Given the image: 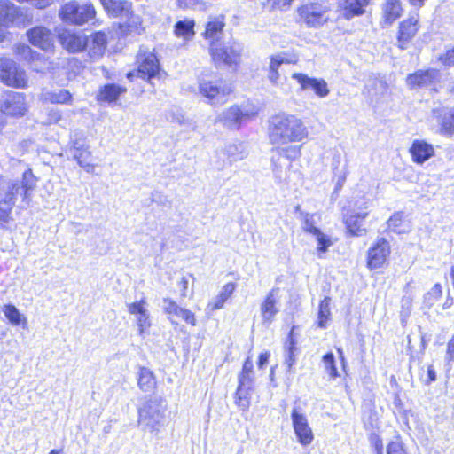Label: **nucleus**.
I'll use <instances>...</instances> for the list:
<instances>
[{
    "label": "nucleus",
    "mask_w": 454,
    "mask_h": 454,
    "mask_svg": "<svg viewBox=\"0 0 454 454\" xmlns=\"http://www.w3.org/2000/svg\"><path fill=\"white\" fill-rule=\"evenodd\" d=\"M27 36L31 44L44 51L54 48V35L45 27L38 26L27 30Z\"/></svg>",
    "instance_id": "f8f14e48"
},
{
    "label": "nucleus",
    "mask_w": 454,
    "mask_h": 454,
    "mask_svg": "<svg viewBox=\"0 0 454 454\" xmlns=\"http://www.w3.org/2000/svg\"><path fill=\"white\" fill-rule=\"evenodd\" d=\"M235 290V284L232 282L227 283L223 286L220 294L207 304V309L210 310L222 309L225 301L231 296Z\"/></svg>",
    "instance_id": "473e14b6"
},
{
    "label": "nucleus",
    "mask_w": 454,
    "mask_h": 454,
    "mask_svg": "<svg viewBox=\"0 0 454 454\" xmlns=\"http://www.w3.org/2000/svg\"><path fill=\"white\" fill-rule=\"evenodd\" d=\"M127 309L129 314L136 317L138 333L139 335H143L148 331L152 325L146 301L142 299L137 302L128 303Z\"/></svg>",
    "instance_id": "ddd939ff"
},
{
    "label": "nucleus",
    "mask_w": 454,
    "mask_h": 454,
    "mask_svg": "<svg viewBox=\"0 0 454 454\" xmlns=\"http://www.w3.org/2000/svg\"><path fill=\"white\" fill-rule=\"evenodd\" d=\"M195 21L192 19L178 20L174 27V35L184 40H191L194 35Z\"/></svg>",
    "instance_id": "7c9ffc66"
},
{
    "label": "nucleus",
    "mask_w": 454,
    "mask_h": 454,
    "mask_svg": "<svg viewBox=\"0 0 454 454\" xmlns=\"http://www.w3.org/2000/svg\"><path fill=\"white\" fill-rule=\"evenodd\" d=\"M18 8L9 0L0 1V24L7 26L18 17Z\"/></svg>",
    "instance_id": "2f4dec72"
},
{
    "label": "nucleus",
    "mask_w": 454,
    "mask_h": 454,
    "mask_svg": "<svg viewBox=\"0 0 454 454\" xmlns=\"http://www.w3.org/2000/svg\"><path fill=\"white\" fill-rule=\"evenodd\" d=\"M127 91L125 87L117 84H106L102 87L98 95V100L113 103L115 102L121 94Z\"/></svg>",
    "instance_id": "cd10ccee"
},
{
    "label": "nucleus",
    "mask_w": 454,
    "mask_h": 454,
    "mask_svg": "<svg viewBox=\"0 0 454 454\" xmlns=\"http://www.w3.org/2000/svg\"><path fill=\"white\" fill-rule=\"evenodd\" d=\"M279 77L280 75L278 71L269 70L268 78L272 84L277 85L278 83Z\"/></svg>",
    "instance_id": "bf43d9fd"
},
{
    "label": "nucleus",
    "mask_w": 454,
    "mask_h": 454,
    "mask_svg": "<svg viewBox=\"0 0 454 454\" xmlns=\"http://www.w3.org/2000/svg\"><path fill=\"white\" fill-rule=\"evenodd\" d=\"M20 189L18 181L0 175V223H8Z\"/></svg>",
    "instance_id": "39448f33"
},
{
    "label": "nucleus",
    "mask_w": 454,
    "mask_h": 454,
    "mask_svg": "<svg viewBox=\"0 0 454 454\" xmlns=\"http://www.w3.org/2000/svg\"><path fill=\"white\" fill-rule=\"evenodd\" d=\"M295 209H296V211H300V218L301 220L302 230L305 232H308L313 236L316 233H318V231L320 230L316 226V222L314 220V215L301 211L300 206H297Z\"/></svg>",
    "instance_id": "e433bc0d"
},
{
    "label": "nucleus",
    "mask_w": 454,
    "mask_h": 454,
    "mask_svg": "<svg viewBox=\"0 0 454 454\" xmlns=\"http://www.w3.org/2000/svg\"><path fill=\"white\" fill-rule=\"evenodd\" d=\"M389 242L385 238L377 239L367 251V267L370 270L382 267L390 255Z\"/></svg>",
    "instance_id": "9d476101"
},
{
    "label": "nucleus",
    "mask_w": 454,
    "mask_h": 454,
    "mask_svg": "<svg viewBox=\"0 0 454 454\" xmlns=\"http://www.w3.org/2000/svg\"><path fill=\"white\" fill-rule=\"evenodd\" d=\"M72 153L81 168L88 173H93L95 166L90 162L91 153L85 143L79 140L73 141Z\"/></svg>",
    "instance_id": "aec40b11"
},
{
    "label": "nucleus",
    "mask_w": 454,
    "mask_h": 454,
    "mask_svg": "<svg viewBox=\"0 0 454 454\" xmlns=\"http://www.w3.org/2000/svg\"><path fill=\"white\" fill-rule=\"evenodd\" d=\"M291 419L298 442L303 446L309 445L314 439V434L305 413L300 408L294 407L291 412Z\"/></svg>",
    "instance_id": "1a4fd4ad"
},
{
    "label": "nucleus",
    "mask_w": 454,
    "mask_h": 454,
    "mask_svg": "<svg viewBox=\"0 0 454 454\" xmlns=\"http://www.w3.org/2000/svg\"><path fill=\"white\" fill-rule=\"evenodd\" d=\"M71 94L66 90H59L54 92H45L43 98L52 104H66L71 100Z\"/></svg>",
    "instance_id": "4c0bfd02"
},
{
    "label": "nucleus",
    "mask_w": 454,
    "mask_h": 454,
    "mask_svg": "<svg viewBox=\"0 0 454 454\" xmlns=\"http://www.w3.org/2000/svg\"><path fill=\"white\" fill-rule=\"evenodd\" d=\"M278 288L271 289L260 305V312L264 325H269L278 313Z\"/></svg>",
    "instance_id": "f3484780"
},
{
    "label": "nucleus",
    "mask_w": 454,
    "mask_h": 454,
    "mask_svg": "<svg viewBox=\"0 0 454 454\" xmlns=\"http://www.w3.org/2000/svg\"><path fill=\"white\" fill-rule=\"evenodd\" d=\"M325 12V8L317 4L304 5L299 9L301 19L310 27H318L324 24L326 21Z\"/></svg>",
    "instance_id": "dca6fc26"
},
{
    "label": "nucleus",
    "mask_w": 454,
    "mask_h": 454,
    "mask_svg": "<svg viewBox=\"0 0 454 454\" xmlns=\"http://www.w3.org/2000/svg\"><path fill=\"white\" fill-rule=\"evenodd\" d=\"M438 76V71L429 69L426 71H419L407 78V82L411 87L419 86L425 87L431 85Z\"/></svg>",
    "instance_id": "a878e982"
},
{
    "label": "nucleus",
    "mask_w": 454,
    "mask_h": 454,
    "mask_svg": "<svg viewBox=\"0 0 454 454\" xmlns=\"http://www.w3.org/2000/svg\"><path fill=\"white\" fill-rule=\"evenodd\" d=\"M442 294V286L435 284L424 296V301L428 306H432Z\"/></svg>",
    "instance_id": "a18cd8bd"
},
{
    "label": "nucleus",
    "mask_w": 454,
    "mask_h": 454,
    "mask_svg": "<svg viewBox=\"0 0 454 454\" xmlns=\"http://www.w3.org/2000/svg\"><path fill=\"white\" fill-rule=\"evenodd\" d=\"M330 301V298L325 297L319 304L317 325L320 328H325L329 320L331 315Z\"/></svg>",
    "instance_id": "58836bf2"
},
{
    "label": "nucleus",
    "mask_w": 454,
    "mask_h": 454,
    "mask_svg": "<svg viewBox=\"0 0 454 454\" xmlns=\"http://www.w3.org/2000/svg\"><path fill=\"white\" fill-rule=\"evenodd\" d=\"M413 286H411V284H408L407 286L405 287L404 291L405 293L408 294V295H403V299H402V302H403V316L406 317L409 315L410 311H411V302H412V289Z\"/></svg>",
    "instance_id": "8fccbe9b"
},
{
    "label": "nucleus",
    "mask_w": 454,
    "mask_h": 454,
    "mask_svg": "<svg viewBox=\"0 0 454 454\" xmlns=\"http://www.w3.org/2000/svg\"><path fill=\"white\" fill-rule=\"evenodd\" d=\"M323 363L325 371L331 378L335 379L338 376V371L335 366L334 356L333 353H328L323 356Z\"/></svg>",
    "instance_id": "de8ad7c7"
},
{
    "label": "nucleus",
    "mask_w": 454,
    "mask_h": 454,
    "mask_svg": "<svg viewBox=\"0 0 454 454\" xmlns=\"http://www.w3.org/2000/svg\"><path fill=\"white\" fill-rule=\"evenodd\" d=\"M89 53L92 58L101 57L106 47V35L103 32H97L93 34L89 40L87 38V45Z\"/></svg>",
    "instance_id": "bb28decb"
},
{
    "label": "nucleus",
    "mask_w": 454,
    "mask_h": 454,
    "mask_svg": "<svg viewBox=\"0 0 454 454\" xmlns=\"http://www.w3.org/2000/svg\"><path fill=\"white\" fill-rule=\"evenodd\" d=\"M254 364L250 357L247 358L243 364L242 372L239 376V383L241 385H250L253 381L251 373L253 372Z\"/></svg>",
    "instance_id": "a19ab883"
},
{
    "label": "nucleus",
    "mask_w": 454,
    "mask_h": 454,
    "mask_svg": "<svg viewBox=\"0 0 454 454\" xmlns=\"http://www.w3.org/2000/svg\"><path fill=\"white\" fill-rule=\"evenodd\" d=\"M333 173L337 177L336 188L340 189L343 186L348 176L347 166L344 165L340 169L338 168V166H334Z\"/></svg>",
    "instance_id": "3c124183"
},
{
    "label": "nucleus",
    "mask_w": 454,
    "mask_h": 454,
    "mask_svg": "<svg viewBox=\"0 0 454 454\" xmlns=\"http://www.w3.org/2000/svg\"><path fill=\"white\" fill-rule=\"evenodd\" d=\"M397 0H387L383 5L382 26L392 25L397 18Z\"/></svg>",
    "instance_id": "c9c22d12"
},
{
    "label": "nucleus",
    "mask_w": 454,
    "mask_h": 454,
    "mask_svg": "<svg viewBox=\"0 0 454 454\" xmlns=\"http://www.w3.org/2000/svg\"><path fill=\"white\" fill-rule=\"evenodd\" d=\"M15 53L21 59L31 62H35L36 59H39L40 57L39 53L33 51L28 45L24 43L16 45Z\"/></svg>",
    "instance_id": "ea45409f"
},
{
    "label": "nucleus",
    "mask_w": 454,
    "mask_h": 454,
    "mask_svg": "<svg viewBox=\"0 0 454 454\" xmlns=\"http://www.w3.org/2000/svg\"><path fill=\"white\" fill-rule=\"evenodd\" d=\"M280 147V153L289 160H295L301 156V146L286 145Z\"/></svg>",
    "instance_id": "49530a36"
},
{
    "label": "nucleus",
    "mask_w": 454,
    "mask_h": 454,
    "mask_svg": "<svg viewBox=\"0 0 454 454\" xmlns=\"http://www.w3.org/2000/svg\"><path fill=\"white\" fill-rule=\"evenodd\" d=\"M409 3L415 8L419 9L421 8L427 0H408Z\"/></svg>",
    "instance_id": "0e129e2a"
},
{
    "label": "nucleus",
    "mask_w": 454,
    "mask_h": 454,
    "mask_svg": "<svg viewBox=\"0 0 454 454\" xmlns=\"http://www.w3.org/2000/svg\"><path fill=\"white\" fill-rule=\"evenodd\" d=\"M7 32L5 29L0 27V42H3L7 37Z\"/></svg>",
    "instance_id": "338daca9"
},
{
    "label": "nucleus",
    "mask_w": 454,
    "mask_h": 454,
    "mask_svg": "<svg viewBox=\"0 0 454 454\" xmlns=\"http://www.w3.org/2000/svg\"><path fill=\"white\" fill-rule=\"evenodd\" d=\"M224 26V16L220 15L210 18L206 25V30L203 33L204 37L210 41V47L212 45L217 46L216 42L221 37Z\"/></svg>",
    "instance_id": "412c9836"
},
{
    "label": "nucleus",
    "mask_w": 454,
    "mask_h": 454,
    "mask_svg": "<svg viewBox=\"0 0 454 454\" xmlns=\"http://www.w3.org/2000/svg\"><path fill=\"white\" fill-rule=\"evenodd\" d=\"M314 237L317 241V252L320 254L325 253L328 247L333 245V242L330 239V238L327 235L324 234L321 231H319L318 233H316Z\"/></svg>",
    "instance_id": "09e8293b"
},
{
    "label": "nucleus",
    "mask_w": 454,
    "mask_h": 454,
    "mask_svg": "<svg viewBox=\"0 0 454 454\" xmlns=\"http://www.w3.org/2000/svg\"><path fill=\"white\" fill-rule=\"evenodd\" d=\"M442 129L448 134L454 133V108L444 113L442 119Z\"/></svg>",
    "instance_id": "c03bdc74"
},
{
    "label": "nucleus",
    "mask_w": 454,
    "mask_h": 454,
    "mask_svg": "<svg viewBox=\"0 0 454 454\" xmlns=\"http://www.w3.org/2000/svg\"><path fill=\"white\" fill-rule=\"evenodd\" d=\"M37 179L32 173L31 169H27L23 173L22 185L23 200L29 202L31 200V193L36 187Z\"/></svg>",
    "instance_id": "72a5a7b5"
},
{
    "label": "nucleus",
    "mask_w": 454,
    "mask_h": 454,
    "mask_svg": "<svg viewBox=\"0 0 454 454\" xmlns=\"http://www.w3.org/2000/svg\"><path fill=\"white\" fill-rule=\"evenodd\" d=\"M59 40L62 46L70 52L82 51L87 45L86 36L82 34L68 30H66L59 35Z\"/></svg>",
    "instance_id": "6ab92c4d"
},
{
    "label": "nucleus",
    "mask_w": 454,
    "mask_h": 454,
    "mask_svg": "<svg viewBox=\"0 0 454 454\" xmlns=\"http://www.w3.org/2000/svg\"><path fill=\"white\" fill-rule=\"evenodd\" d=\"M138 69L137 74L151 81L160 73L159 60L153 52H139L137 56Z\"/></svg>",
    "instance_id": "2eb2a0df"
},
{
    "label": "nucleus",
    "mask_w": 454,
    "mask_h": 454,
    "mask_svg": "<svg viewBox=\"0 0 454 454\" xmlns=\"http://www.w3.org/2000/svg\"><path fill=\"white\" fill-rule=\"evenodd\" d=\"M427 377L428 379L427 380V384H430L436 380V372L433 365H429L427 367Z\"/></svg>",
    "instance_id": "e2e57ef3"
},
{
    "label": "nucleus",
    "mask_w": 454,
    "mask_h": 454,
    "mask_svg": "<svg viewBox=\"0 0 454 454\" xmlns=\"http://www.w3.org/2000/svg\"><path fill=\"white\" fill-rule=\"evenodd\" d=\"M371 0H341L340 3V10L341 15L345 19H351L359 16L364 12V8L369 4Z\"/></svg>",
    "instance_id": "5701e85b"
},
{
    "label": "nucleus",
    "mask_w": 454,
    "mask_h": 454,
    "mask_svg": "<svg viewBox=\"0 0 454 454\" xmlns=\"http://www.w3.org/2000/svg\"><path fill=\"white\" fill-rule=\"evenodd\" d=\"M247 385H241L239 383V387L236 392V404L241 408L243 411H246L249 407V400H248V393L245 389Z\"/></svg>",
    "instance_id": "37998d69"
},
{
    "label": "nucleus",
    "mask_w": 454,
    "mask_h": 454,
    "mask_svg": "<svg viewBox=\"0 0 454 454\" xmlns=\"http://www.w3.org/2000/svg\"><path fill=\"white\" fill-rule=\"evenodd\" d=\"M450 280H451V282H452V284L454 286V267H452L450 269Z\"/></svg>",
    "instance_id": "774afa93"
},
{
    "label": "nucleus",
    "mask_w": 454,
    "mask_h": 454,
    "mask_svg": "<svg viewBox=\"0 0 454 454\" xmlns=\"http://www.w3.org/2000/svg\"><path fill=\"white\" fill-rule=\"evenodd\" d=\"M100 3L111 17H119L124 12H129L130 9V3L121 0H100Z\"/></svg>",
    "instance_id": "c756f323"
},
{
    "label": "nucleus",
    "mask_w": 454,
    "mask_h": 454,
    "mask_svg": "<svg viewBox=\"0 0 454 454\" xmlns=\"http://www.w3.org/2000/svg\"><path fill=\"white\" fill-rule=\"evenodd\" d=\"M232 90L231 84L222 79H201L199 83L200 94L206 98L212 106L224 104Z\"/></svg>",
    "instance_id": "20e7f679"
},
{
    "label": "nucleus",
    "mask_w": 454,
    "mask_h": 454,
    "mask_svg": "<svg viewBox=\"0 0 454 454\" xmlns=\"http://www.w3.org/2000/svg\"><path fill=\"white\" fill-rule=\"evenodd\" d=\"M419 14L414 12L411 17L399 25V43L403 40H409L418 31Z\"/></svg>",
    "instance_id": "c85d7f7f"
},
{
    "label": "nucleus",
    "mask_w": 454,
    "mask_h": 454,
    "mask_svg": "<svg viewBox=\"0 0 454 454\" xmlns=\"http://www.w3.org/2000/svg\"><path fill=\"white\" fill-rule=\"evenodd\" d=\"M28 104L25 94L16 91H4L0 98V110L12 117L24 116L28 111Z\"/></svg>",
    "instance_id": "423d86ee"
},
{
    "label": "nucleus",
    "mask_w": 454,
    "mask_h": 454,
    "mask_svg": "<svg viewBox=\"0 0 454 454\" xmlns=\"http://www.w3.org/2000/svg\"><path fill=\"white\" fill-rule=\"evenodd\" d=\"M284 58L281 55L272 56L270 59V63L269 67V70H276L278 71L280 65L284 63Z\"/></svg>",
    "instance_id": "6e6d98bb"
},
{
    "label": "nucleus",
    "mask_w": 454,
    "mask_h": 454,
    "mask_svg": "<svg viewBox=\"0 0 454 454\" xmlns=\"http://www.w3.org/2000/svg\"><path fill=\"white\" fill-rule=\"evenodd\" d=\"M410 153L413 161L421 164L434 154V149L424 140H414L410 147Z\"/></svg>",
    "instance_id": "4be33fe9"
},
{
    "label": "nucleus",
    "mask_w": 454,
    "mask_h": 454,
    "mask_svg": "<svg viewBox=\"0 0 454 454\" xmlns=\"http://www.w3.org/2000/svg\"><path fill=\"white\" fill-rule=\"evenodd\" d=\"M445 359L448 363L454 361V335L448 342Z\"/></svg>",
    "instance_id": "4d7b16f0"
},
{
    "label": "nucleus",
    "mask_w": 454,
    "mask_h": 454,
    "mask_svg": "<svg viewBox=\"0 0 454 454\" xmlns=\"http://www.w3.org/2000/svg\"><path fill=\"white\" fill-rule=\"evenodd\" d=\"M138 386L144 392H149L154 389L156 380L153 373L147 368H141L138 373Z\"/></svg>",
    "instance_id": "f704fd0d"
},
{
    "label": "nucleus",
    "mask_w": 454,
    "mask_h": 454,
    "mask_svg": "<svg viewBox=\"0 0 454 454\" xmlns=\"http://www.w3.org/2000/svg\"><path fill=\"white\" fill-rule=\"evenodd\" d=\"M163 310L168 316H176L193 326L197 324L196 317L193 312L185 308L180 307L176 302L169 298L163 299Z\"/></svg>",
    "instance_id": "a211bd4d"
},
{
    "label": "nucleus",
    "mask_w": 454,
    "mask_h": 454,
    "mask_svg": "<svg viewBox=\"0 0 454 454\" xmlns=\"http://www.w3.org/2000/svg\"><path fill=\"white\" fill-rule=\"evenodd\" d=\"M177 5L181 9H195L200 2L199 0H176Z\"/></svg>",
    "instance_id": "5fc2aeb1"
},
{
    "label": "nucleus",
    "mask_w": 454,
    "mask_h": 454,
    "mask_svg": "<svg viewBox=\"0 0 454 454\" xmlns=\"http://www.w3.org/2000/svg\"><path fill=\"white\" fill-rule=\"evenodd\" d=\"M1 311L12 326H20L22 329L28 328V321L27 317L22 314L13 304H4Z\"/></svg>",
    "instance_id": "b1692460"
},
{
    "label": "nucleus",
    "mask_w": 454,
    "mask_h": 454,
    "mask_svg": "<svg viewBox=\"0 0 454 454\" xmlns=\"http://www.w3.org/2000/svg\"><path fill=\"white\" fill-rule=\"evenodd\" d=\"M166 118L168 121L177 123L179 125H186L188 123L184 112L178 107H171L167 112Z\"/></svg>",
    "instance_id": "79ce46f5"
},
{
    "label": "nucleus",
    "mask_w": 454,
    "mask_h": 454,
    "mask_svg": "<svg viewBox=\"0 0 454 454\" xmlns=\"http://www.w3.org/2000/svg\"><path fill=\"white\" fill-rule=\"evenodd\" d=\"M0 80L5 85L14 88H25L27 82L25 71L9 58H0Z\"/></svg>",
    "instance_id": "6e6552de"
},
{
    "label": "nucleus",
    "mask_w": 454,
    "mask_h": 454,
    "mask_svg": "<svg viewBox=\"0 0 454 454\" xmlns=\"http://www.w3.org/2000/svg\"><path fill=\"white\" fill-rule=\"evenodd\" d=\"M243 47L239 43L232 42L223 47L212 45L210 55L216 65L224 64L230 67H237L240 62Z\"/></svg>",
    "instance_id": "0eeeda50"
},
{
    "label": "nucleus",
    "mask_w": 454,
    "mask_h": 454,
    "mask_svg": "<svg viewBox=\"0 0 454 454\" xmlns=\"http://www.w3.org/2000/svg\"><path fill=\"white\" fill-rule=\"evenodd\" d=\"M270 356V352L268 351H265L260 355L258 361L259 369H262L263 366L268 364Z\"/></svg>",
    "instance_id": "13d9d810"
},
{
    "label": "nucleus",
    "mask_w": 454,
    "mask_h": 454,
    "mask_svg": "<svg viewBox=\"0 0 454 454\" xmlns=\"http://www.w3.org/2000/svg\"><path fill=\"white\" fill-rule=\"evenodd\" d=\"M256 114V111L232 106L224 110L218 116L217 121L228 129H238L244 121L255 116Z\"/></svg>",
    "instance_id": "9b49d317"
},
{
    "label": "nucleus",
    "mask_w": 454,
    "mask_h": 454,
    "mask_svg": "<svg viewBox=\"0 0 454 454\" xmlns=\"http://www.w3.org/2000/svg\"><path fill=\"white\" fill-rule=\"evenodd\" d=\"M294 349H295L294 342L293 340H291V341L289 343L288 349H287L286 360H285V364L287 366L288 372H291L293 365L295 364Z\"/></svg>",
    "instance_id": "603ef678"
},
{
    "label": "nucleus",
    "mask_w": 454,
    "mask_h": 454,
    "mask_svg": "<svg viewBox=\"0 0 454 454\" xmlns=\"http://www.w3.org/2000/svg\"><path fill=\"white\" fill-rule=\"evenodd\" d=\"M387 454H397V444L390 442L387 446Z\"/></svg>",
    "instance_id": "69168bd1"
},
{
    "label": "nucleus",
    "mask_w": 454,
    "mask_h": 454,
    "mask_svg": "<svg viewBox=\"0 0 454 454\" xmlns=\"http://www.w3.org/2000/svg\"><path fill=\"white\" fill-rule=\"evenodd\" d=\"M439 59L446 66H454V47L448 50Z\"/></svg>",
    "instance_id": "864d4df0"
},
{
    "label": "nucleus",
    "mask_w": 454,
    "mask_h": 454,
    "mask_svg": "<svg viewBox=\"0 0 454 454\" xmlns=\"http://www.w3.org/2000/svg\"><path fill=\"white\" fill-rule=\"evenodd\" d=\"M61 114L59 111L51 109L49 112V121L51 122H57L60 120Z\"/></svg>",
    "instance_id": "052dcab7"
},
{
    "label": "nucleus",
    "mask_w": 454,
    "mask_h": 454,
    "mask_svg": "<svg viewBox=\"0 0 454 454\" xmlns=\"http://www.w3.org/2000/svg\"><path fill=\"white\" fill-rule=\"evenodd\" d=\"M269 139L272 145L283 146L306 139L309 132L301 118L295 114L279 113L269 120Z\"/></svg>",
    "instance_id": "f257e3e1"
},
{
    "label": "nucleus",
    "mask_w": 454,
    "mask_h": 454,
    "mask_svg": "<svg viewBox=\"0 0 454 454\" xmlns=\"http://www.w3.org/2000/svg\"><path fill=\"white\" fill-rule=\"evenodd\" d=\"M165 408L157 400H149L138 411V424L143 430L158 433L163 426Z\"/></svg>",
    "instance_id": "f03ea898"
},
{
    "label": "nucleus",
    "mask_w": 454,
    "mask_h": 454,
    "mask_svg": "<svg viewBox=\"0 0 454 454\" xmlns=\"http://www.w3.org/2000/svg\"><path fill=\"white\" fill-rule=\"evenodd\" d=\"M292 78L297 81L302 90H313L319 98H325L330 93L327 82L324 79L309 77L301 73L293 74Z\"/></svg>",
    "instance_id": "4468645a"
},
{
    "label": "nucleus",
    "mask_w": 454,
    "mask_h": 454,
    "mask_svg": "<svg viewBox=\"0 0 454 454\" xmlns=\"http://www.w3.org/2000/svg\"><path fill=\"white\" fill-rule=\"evenodd\" d=\"M96 11L92 4H80L76 0L66 1L60 10L59 18L66 23L82 25L92 20Z\"/></svg>",
    "instance_id": "7ed1b4c3"
},
{
    "label": "nucleus",
    "mask_w": 454,
    "mask_h": 454,
    "mask_svg": "<svg viewBox=\"0 0 454 454\" xmlns=\"http://www.w3.org/2000/svg\"><path fill=\"white\" fill-rule=\"evenodd\" d=\"M367 215V212H360L344 216L346 229L351 236L359 237L366 233V230L362 227L361 222L366 218Z\"/></svg>",
    "instance_id": "393cba45"
},
{
    "label": "nucleus",
    "mask_w": 454,
    "mask_h": 454,
    "mask_svg": "<svg viewBox=\"0 0 454 454\" xmlns=\"http://www.w3.org/2000/svg\"><path fill=\"white\" fill-rule=\"evenodd\" d=\"M188 279L185 277H183L179 282V285L181 286V296L186 297L187 295V289H188Z\"/></svg>",
    "instance_id": "680f3d73"
}]
</instances>
